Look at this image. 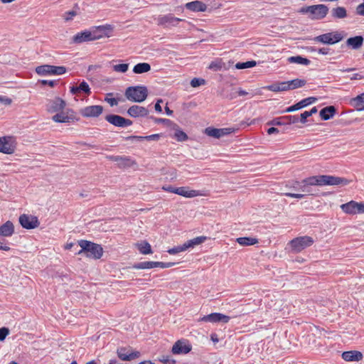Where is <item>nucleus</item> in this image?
Segmentation results:
<instances>
[{"label": "nucleus", "instance_id": "obj_4", "mask_svg": "<svg viewBox=\"0 0 364 364\" xmlns=\"http://www.w3.org/2000/svg\"><path fill=\"white\" fill-rule=\"evenodd\" d=\"M314 242V240L311 237L305 235L294 238L289 241V245L292 252L299 253L311 246Z\"/></svg>", "mask_w": 364, "mask_h": 364}, {"label": "nucleus", "instance_id": "obj_43", "mask_svg": "<svg viewBox=\"0 0 364 364\" xmlns=\"http://www.w3.org/2000/svg\"><path fill=\"white\" fill-rule=\"evenodd\" d=\"M224 63L222 62L221 59H218L215 61H212L208 65V68L213 71H219L222 69Z\"/></svg>", "mask_w": 364, "mask_h": 364}, {"label": "nucleus", "instance_id": "obj_31", "mask_svg": "<svg viewBox=\"0 0 364 364\" xmlns=\"http://www.w3.org/2000/svg\"><path fill=\"white\" fill-rule=\"evenodd\" d=\"M350 105L358 111L364 110V92L353 97L350 100Z\"/></svg>", "mask_w": 364, "mask_h": 364}, {"label": "nucleus", "instance_id": "obj_61", "mask_svg": "<svg viewBox=\"0 0 364 364\" xmlns=\"http://www.w3.org/2000/svg\"><path fill=\"white\" fill-rule=\"evenodd\" d=\"M356 13L358 15L364 16V0L363 2L356 7Z\"/></svg>", "mask_w": 364, "mask_h": 364}, {"label": "nucleus", "instance_id": "obj_21", "mask_svg": "<svg viewBox=\"0 0 364 364\" xmlns=\"http://www.w3.org/2000/svg\"><path fill=\"white\" fill-rule=\"evenodd\" d=\"M317 100V98L314 97H309L305 99H303L302 100L299 101V102L293 105L292 106H290L287 107L284 112H292L294 111H297L299 109H301L304 107H307L309 105L313 104Z\"/></svg>", "mask_w": 364, "mask_h": 364}, {"label": "nucleus", "instance_id": "obj_13", "mask_svg": "<svg viewBox=\"0 0 364 364\" xmlns=\"http://www.w3.org/2000/svg\"><path fill=\"white\" fill-rule=\"evenodd\" d=\"M322 186H346L350 183V181L348 180L347 178L338 177V176H329V175H322Z\"/></svg>", "mask_w": 364, "mask_h": 364}, {"label": "nucleus", "instance_id": "obj_11", "mask_svg": "<svg viewBox=\"0 0 364 364\" xmlns=\"http://www.w3.org/2000/svg\"><path fill=\"white\" fill-rule=\"evenodd\" d=\"M105 119L111 124L121 128L127 127L133 124L132 120L113 114L107 115Z\"/></svg>", "mask_w": 364, "mask_h": 364}, {"label": "nucleus", "instance_id": "obj_34", "mask_svg": "<svg viewBox=\"0 0 364 364\" xmlns=\"http://www.w3.org/2000/svg\"><path fill=\"white\" fill-rule=\"evenodd\" d=\"M363 43V38L361 36H357L348 38L346 43L353 49L359 48Z\"/></svg>", "mask_w": 364, "mask_h": 364}, {"label": "nucleus", "instance_id": "obj_52", "mask_svg": "<svg viewBox=\"0 0 364 364\" xmlns=\"http://www.w3.org/2000/svg\"><path fill=\"white\" fill-rule=\"evenodd\" d=\"M266 88H267V90L272 91V92H281L279 82L273 83L272 85H269L267 86Z\"/></svg>", "mask_w": 364, "mask_h": 364}, {"label": "nucleus", "instance_id": "obj_15", "mask_svg": "<svg viewBox=\"0 0 364 364\" xmlns=\"http://www.w3.org/2000/svg\"><path fill=\"white\" fill-rule=\"evenodd\" d=\"M192 350V346L187 340H178L173 346L171 352L175 355L187 354Z\"/></svg>", "mask_w": 364, "mask_h": 364}, {"label": "nucleus", "instance_id": "obj_37", "mask_svg": "<svg viewBox=\"0 0 364 364\" xmlns=\"http://www.w3.org/2000/svg\"><path fill=\"white\" fill-rule=\"evenodd\" d=\"M151 70V65L147 63H139L134 66L133 72L136 74H141L149 72Z\"/></svg>", "mask_w": 364, "mask_h": 364}, {"label": "nucleus", "instance_id": "obj_33", "mask_svg": "<svg viewBox=\"0 0 364 364\" xmlns=\"http://www.w3.org/2000/svg\"><path fill=\"white\" fill-rule=\"evenodd\" d=\"M331 16L335 19L344 18L347 16V11L345 7L337 6L331 11Z\"/></svg>", "mask_w": 364, "mask_h": 364}, {"label": "nucleus", "instance_id": "obj_38", "mask_svg": "<svg viewBox=\"0 0 364 364\" xmlns=\"http://www.w3.org/2000/svg\"><path fill=\"white\" fill-rule=\"evenodd\" d=\"M287 60L290 63H296L305 65H309L311 63V61L308 58H304L301 55L289 57Z\"/></svg>", "mask_w": 364, "mask_h": 364}, {"label": "nucleus", "instance_id": "obj_27", "mask_svg": "<svg viewBox=\"0 0 364 364\" xmlns=\"http://www.w3.org/2000/svg\"><path fill=\"white\" fill-rule=\"evenodd\" d=\"M70 92L73 95H77L80 92H84L87 95H90L91 93L90 87L88 83L85 81H82L78 86H73L70 87Z\"/></svg>", "mask_w": 364, "mask_h": 364}, {"label": "nucleus", "instance_id": "obj_44", "mask_svg": "<svg viewBox=\"0 0 364 364\" xmlns=\"http://www.w3.org/2000/svg\"><path fill=\"white\" fill-rule=\"evenodd\" d=\"M257 65L256 61L255 60H250L244 63H237L235 65V68L237 69L241 70V69H245L249 68H252Z\"/></svg>", "mask_w": 364, "mask_h": 364}, {"label": "nucleus", "instance_id": "obj_26", "mask_svg": "<svg viewBox=\"0 0 364 364\" xmlns=\"http://www.w3.org/2000/svg\"><path fill=\"white\" fill-rule=\"evenodd\" d=\"M342 358L347 362L360 361L363 359V355L360 351L350 350L344 351L341 355Z\"/></svg>", "mask_w": 364, "mask_h": 364}, {"label": "nucleus", "instance_id": "obj_3", "mask_svg": "<svg viewBox=\"0 0 364 364\" xmlns=\"http://www.w3.org/2000/svg\"><path fill=\"white\" fill-rule=\"evenodd\" d=\"M125 97L133 102H142L148 96V89L144 85L128 87L124 92Z\"/></svg>", "mask_w": 364, "mask_h": 364}, {"label": "nucleus", "instance_id": "obj_46", "mask_svg": "<svg viewBox=\"0 0 364 364\" xmlns=\"http://www.w3.org/2000/svg\"><path fill=\"white\" fill-rule=\"evenodd\" d=\"M174 136L178 141H185L188 139V135L181 129H176Z\"/></svg>", "mask_w": 364, "mask_h": 364}, {"label": "nucleus", "instance_id": "obj_23", "mask_svg": "<svg viewBox=\"0 0 364 364\" xmlns=\"http://www.w3.org/2000/svg\"><path fill=\"white\" fill-rule=\"evenodd\" d=\"M72 41L76 44H80L84 42L92 41V34L90 30H85L79 32L73 36Z\"/></svg>", "mask_w": 364, "mask_h": 364}, {"label": "nucleus", "instance_id": "obj_57", "mask_svg": "<svg viewBox=\"0 0 364 364\" xmlns=\"http://www.w3.org/2000/svg\"><path fill=\"white\" fill-rule=\"evenodd\" d=\"M284 195L288 197L297 198V199H301L304 198L306 194H301V193H285Z\"/></svg>", "mask_w": 364, "mask_h": 364}, {"label": "nucleus", "instance_id": "obj_9", "mask_svg": "<svg viewBox=\"0 0 364 364\" xmlns=\"http://www.w3.org/2000/svg\"><path fill=\"white\" fill-rule=\"evenodd\" d=\"M341 210L350 215L364 213V203L351 200L341 205Z\"/></svg>", "mask_w": 364, "mask_h": 364}, {"label": "nucleus", "instance_id": "obj_6", "mask_svg": "<svg viewBox=\"0 0 364 364\" xmlns=\"http://www.w3.org/2000/svg\"><path fill=\"white\" fill-rule=\"evenodd\" d=\"M52 119L58 123H70L75 121H78L79 118L77 117L75 112L71 109H68L65 111H60L52 117Z\"/></svg>", "mask_w": 364, "mask_h": 364}, {"label": "nucleus", "instance_id": "obj_18", "mask_svg": "<svg viewBox=\"0 0 364 364\" xmlns=\"http://www.w3.org/2000/svg\"><path fill=\"white\" fill-rule=\"evenodd\" d=\"M112 26L109 24L99 26L90 30L92 41L98 40L104 37H109V32L112 31Z\"/></svg>", "mask_w": 364, "mask_h": 364}, {"label": "nucleus", "instance_id": "obj_47", "mask_svg": "<svg viewBox=\"0 0 364 364\" xmlns=\"http://www.w3.org/2000/svg\"><path fill=\"white\" fill-rule=\"evenodd\" d=\"M186 250H188L187 246L183 243L182 245H178L169 249L167 252L170 255H176L181 252L186 251Z\"/></svg>", "mask_w": 364, "mask_h": 364}, {"label": "nucleus", "instance_id": "obj_64", "mask_svg": "<svg viewBox=\"0 0 364 364\" xmlns=\"http://www.w3.org/2000/svg\"><path fill=\"white\" fill-rule=\"evenodd\" d=\"M162 102H163V100L161 99H159L156 101V102L155 104V107H154L156 112H162V108H161V105H160Z\"/></svg>", "mask_w": 364, "mask_h": 364}, {"label": "nucleus", "instance_id": "obj_59", "mask_svg": "<svg viewBox=\"0 0 364 364\" xmlns=\"http://www.w3.org/2000/svg\"><path fill=\"white\" fill-rule=\"evenodd\" d=\"M161 135L159 134H154L148 136H144L145 140L147 141H158L160 138Z\"/></svg>", "mask_w": 364, "mask_h": 364}, {"label": "nucleus", "instance_id": "obj_25", "mask_svg": "<svg viewBox=\"0 0 364 364\" xmlns=\"http://www.w3.org/2000/svg\"><path fill=\"white\" fill-rule=\"evenodd\" d=\"M186 9L193 12H204L207 10V5L201 1L196 0L186 4Z\"/></svg>", "mask_w": 364, "mask_h": 364}, {"label": "nucleus", "instance_id": "obj_41", "mask_svg": "<svg viewBox=\"0 0 364 364\" xmlns=\"http://www.w3.org/2000/svg\"><path fill=\"white\" fill-rule=\"evenodd\" d=\"M306 83V81L304 79H294L289 80V90H294L296 88L302 87Z\"/></svg>", "mask_w": 364, "mask_h": 364}, {"label": "nucleus", "instance_id": "obj_45", "mask_svg": "<svg viewBox=\"0 0 364 364\" xmlns=\"http://www.w3.org/2000/svg\"><path fill=\"white\" fill-rule=\"evenodd\" d=\"M294 184L296 186H299V189L301 191L306 193V195H314L311 193V188L310 186L306 184V183H302L299 181H294Z\"/></svg>", "mask_w": 364, "mask_h": 364}, {"label": "nucleus", "instance_id": "obj_39", "mask_svg": "<svg viewBox=\"0 0 364 364\" xmlns=\"http://www.w3.org/2000/svg\"><path fill=\"white\" fill-rule=\"evenodd\" d=\"M322 175L321 176H311L307 178H305L302 181V183H306L309 186H322Z\"/></svg>", "mask_w": 364, "mask_h": 364}, {"label": "nucleus", "instance_id": "obj_24", "mask_svg": "<svg viewBox=\"0 0 364 364\" xmlns=\"http://www.w3.org/2000/svg\"><path fill=\"white\" fill-rule=\"evenodd\" d=\"M127 114L130 117L135 118L139 117H146L149 114V110L144 107L132 105L128 109Z\"/></svg>", "mask_w": 364, "mask_h": 364}, {"label": "nucleus", "instance_id": "obj_54", "mask_svg": "<svg viewBox=\"0 0 364 364\" xmlns=\"http://www.w3.org/2000/svg\"><path fill=\"white\" fill-rule=\"evenodd\" d=\"M9 330L6 327L0 328V341H3L6 337L9 335Z\"/></svg>", "mask_w": 364, "mask_h": 364}, {"label": "nucleus", "instance_id": "obj_56", "mask_svg": "<svg viewBox=\"0 0 364 364\" xmlns=\"http://www.w3.org/2000/svg\"><path fill=\"white\" fill-rule=\"evenodd\" d=\"M280 86V91H288L289 90V81L279 82Z\"/></svg>", "mask_w": 364, "mask_h": 364}, {"label": "nucleus", "instance_id": "obj_8", "mask_svg": "<svg viewBox=\"0 0 364 364\" xmlns=\"http://www.w3.org/2000/svg\"><path fill=\"white\" fill-rule=\"evenodd\" d=\"M342 39L343 36L341 33L338 32H330L316 36L314 40L323 44L333 45L340 42Z\"/></svg>", "mask_w": 364, "mask_h": 364}, {"label": "nucleus", "instance_id": "obj_62", "mask_svg": "<svg viewBox=\"0 0 364 364\" xmlns=\"http://www.w3.org/2000/svg\"><path fill=\"white\" fill-rule=\"evenodd\" d=\"M144 136H129L127 137H126V140H136V141H144L145 140V138H144Z\"/></svg>", "mask_w": 364, "mask_h": 364}, {"label": "nucleus", "instance_id": "obj_42", "mask_svg": "<svg viewBox=\"0 0 364 364\" xmlns=\"http://www.w3.org/2000/svg\"><path fill=\"white\" fill-rule=\"evenodd\" d=\"M268 125L281 126L287 125L285 116L277 117L267 122Z\"/></svg>", "mask_w": 364, "mask_h": 364}, {"label": "nucleus", "instance_id": "obj_22", "mask_svg": "<svg viewBox=\"0 0 364 364\" xmlns=\"http://www.w3.org/2000/svg\"><path fill=\"white\" fill-rule=\"evenodd\" d=\"M107 158L112 161L117 162L119 168L131 167L134 161L131 158L125 156H109Z\"/></svg>", "mask_w": 364, "mask_h": 364}, {"label": "nucleus", "instance_id": "obj_51", "mask_svg": "<svg viewBox=\"0 0 364 364\" xmlns=\"http://www.w3.org/2000/svg\"><path fill=\"white\" fill-rule=\"evenodd\" d=\"M159 361L163 363L164 364H175L176 360L171 358L168 355H163L161 358L159 359Z\"/></svg>", "mask_w": 364, "mask_h": 364}, {"label": "nucleus", "instance_id": "obj_2", "mask_svg": "<svg viewBox=\"0 0 364 364\" xmlns=\"http://www.w3.org/2000/svg\"><path fill=\"white\" fill-rule=\"evenodd\" d=\"M298 12L301 14H309L311 20H321L328 14V7L324 4L311 5L301 7Z\"/></svg>", "mask_w": 364, "mask_h": 364}, {"label": "nucleus", "instance_id": "obj_29", "mask_svg": "<svg viewBox=\"0 0 364 364\" xmlns=\"http://www.w3.org/2000/svg\"><path fill=\"white\" fill-rule=\"evenodd\" d=\"M160 265H161V262L146 261V262H141L135 263L132 265V268L136 269H145L160 267Z\"/></svg>", "mask_w": 364, "mask_h": 364}, {"label": "nucleus", "instance_id": "obj_36", "mask_svg": "<svg viewBox=\"0 0 364 364\" xmlns=\"http://www.w3.org/2000/svg\"><path fill=\"white\" fill-rule=\"evenodd\" d=\"M237 242L242 246L253 245L258 243V240L250 237H241L236 240Z\"/></svg>", "mask_w": 364, "mask_h": 364}, {"label": "nucleus", "instance_id": "obj_28", "mask_svg": "<svg viewBox=\"0 0 364 364\" xmlns=\"http://www.w3.org/2000/svg\"><path fill=\"white\" fill-rule=\"evenodd\" d=\"M336 113V109L334 106H327L321 109L319 115L321 119L326 121L332 118Z\"/></svg>", "mask_w": 364, "mask_h": 364}, {"label": "nucleus", "instance_id": "obj_55", "mask_svg": "<svg viewBox=\"0 0 364 364\" xmlns=\"http://www.w3.org/2000/svg\"><path fill=\"white\" fill-rule=\"evenodd\" d=\"M311 117L309 111H305L299 115V122L301 124H305L307 122V118Z\"/></svg>", "mask_w": 364, "mask_h": 364}, {"label": "nucleus", "instance_id": "obj_12", "mask_svg": "<svg viewBox=\"0 0 364 364\" xmlns=\"http://www.w3.org/2000/svg\"><path fill=\"white\" fill-rule=\"evenodd\" d=\"M19 223L21 225L27 230L34 229L37 228L40 223L36 216L28 215L26 214H22L19 216Z\"/></svg>", "mask_w": 364, "mask_h": 364}, {"label": "nucleus", "instance_id": "obj_7", "mask_svg": "<svg viewBox=\"0 0 364 364\" xmlns=\"http://www.w3.org/2000/svg\"><path fill=\"white\" fill-rule=\"evenodd\" d=\"M16 142L13 136L0 137V152L6 154H11L15 152Z\"/></svg>", "mask_w": 364, "mask_h": 364}, {"label": "nucleus", "instance_id": "obj_10", "mask_svg": "<svg viewBox=\"0 0 364 364\" xmlns=\"http://www.w3.org/2000/svg\"><path fill=\"white\" fill-rule=\"evenodd\" d=\"M118 358L123 361H130L140 355L139 351H134L130 347H119L117 349Z\"/></svg>", "mask_w": 364, "mask_h": 364}, {"label": "nucleus", "instance_id": "obj_53", "mask_svg": "<svg viewBox=\"0 0 364 364\" xmlns=\"http://www.w3.org/2000/svg\"><path fill=\"white\" fill-rule=\"evenodd\" d=\"M77 15L76 11H69L64 14L63 18L66 21L72 20L73 18Z\"/></svg>", "mask_w": 364, "mask_h": 364}, {"label": "nucleus", "instance_id": "obj_48", "mask_svg": "<svg viewBox=\"0 0 364 364\" xmlns=\"http://www.w3.org/2000/svg\"><path fill=\"white\" fill-rule=\"evenodd\" d=\"M129 68V64L128 63H122V64H118L113 65V70L115 72L118 73H126L128 70Z\"/></svg>", "mask_w": 364, "mask_h": 364}, {"label": "nucleus", "instance_id": "obj_35", "mask_svg": "<svg viewBox=\"0 0 364 364\" xmlns=\"http://www.w3.org/2000/svg\"><path fill=\"white\" fill-rule=\"evenodd\" d=\"M136 247L139 252L142 255H149L153 252L150 244L146 240L137 243Z\"/></svg>", "mask_w": 364, "mask_h": 364}, {"label": "nucleus", "instance_id": "obj_14", "mask_svg": "<svg viewBox=\"0 0 364 364\" xmlns=\"http://www.w3.org/2000/svg\"><path fill=\"white\" fill-rule=\"evenodd\" d=\"M234 131L235 129L233 128L218 129L213 127H208L205 129L204 133L208 136L219 139L234 132Z\"/></svg>", "mask_w": 364, "mask_h": 364}, {"label": "nucleus", "instance_id": "obj_1", "mask_svg": "<svg viewBox=\"0 0 364 364\" xmlns=\"http://www.w3.org/2000/svg\"><path fill=\"white\" fill-rule=\"evenodd\" d=\"M78 245L81 249L77 252V255H84L93 259H100L103 255V248L101 245L86 240H78Z\"/></svg>", "mask_w": 364, "mask_h": 364}, {"label": "nucleus", "instance_id": "obj_19", "mask_svg": "<svg viewBox=\"0 0 364 364\" xmlns=\"http://www.w3.org/2000/svg\"><path fill=\"white\" fill-rule=\"evenodd\" d=\"M103 112V107L101 105H91L80 109V114L84 117H97Z\"/></svg>", "mask_w": 364, "mask_h": 364}, {"label": "nucleus", "instance_id": "obj_16", "mask_svg": "<svg viewBox=\"0 0 364 364\" xmlns=\"http://www.w3.org/2000/svg\"><path fill=\"white\" fill-rule=\"evenodd\" d=\"M230 317L220 313H211L205 315L198 319V321L218 323L223 322L227 323L229 322Z\"/></svg>", "mask_w": 364, "mask_h": 364}, {"label": "nucleus", "instance_id": "obj_20", "mask_svg": "<svg viewBox=\"0 0 364 364\" xmlns=\"http://www.w3.org/2000/svg\"><path fill=\"white\" fill-rule=\"evenodd\" d=\"M157 21L159 25L168 27L177 26L179 22L182 21V19L175 17L172 14H168L166 15L159 16Z\"/></svg>", "mask_w": 364, "mask_h": 364}, {"label": "nucleus", "instance_id": "obj_32", "mask_svg": "<svg viewBox=\"0 0 364 364\" xmlns=\"http://www.w3.org/2000/svg\"><path fill=\"white\" fill-rule=\"evenodd\" d=\"M175 193L186 198H193L198 196V193L195 190H188L186 187H178L175 189Z\"/></svg>", "mask_w": 364, "mask_h": 364}, {"label": "nucleus", "instance_id": "obj_17", "mask_svg": "<svg viewBox=\"0 0 364 364\" xmlns=\"http://www.w3.org/2000/svg\"><path fill=\"white\" fill-rule=\"evenodd\" d=\"M66 102L59 97L50 100L46 105V109L48 112L54 113L62 111L65 109Z\"/></svg>", "mask_w": 364, "mask_h": 364}, {"label": "nucleus", "instance_id": "obj_58", "mask_svg": "<svg viewBox=\"0 0 364 364\" xmlns=\"http://www.w3.org/2000/svg\"><path fill=\"white\" fill-rule=\"evenodd\" d=\"M0 102L6 105H9L11 104L12 100L5 95H0Z\"/></svg>", "mask_w": 364, "mask_h": 364}, {"label": "nucleus", "instance_id": "obj_5", "mask_svg": "<svg viewBox=\"0 0 364 364\" xmlns=\"http://www.w3.org/2000/svg\"><path fill=\"white\" fill-rule=\"evenodd\" d=\"M66 71L67 68L65 66L42 65L36 68V72L39 75H60L65 73Z\"/></svg>", "mask_w": 364, "mask_h": 364}, {"label": "nucleus", "instance_id": "obj_40", "mask_svg": "<svg viewBox=\"0 0 364 364\" xmlns=\"http://www.w3.org/2000/svg\"><path fill=\"white\" fill-rule=\"evenodd\" d=\"M207 240V237L205 236H199L196 237L193 239L189 240L187 242H185L186 245L187 246V248L194 247L196 245H198L200 244H202Z\"/></svg>", "mask_w": 364, "mask_h": 364}, {"label": "nucleus", "instance_id": "obj_60", "mask_svg": "<svg viewBox=\"0 0 364 364\" xmlns=\"http://www.w3.org/2000/svg\"><path fill=\"white\" fill-rule=\"evenodd\" d=\"M41 83L43 85H49L50 87H54L57 85V81L56 80H42L41 81Z\"/></svg>", "mask_w": 364, "mask_h": 364}, {"label": "nucleus", "instance_id": "obj_30", "mask_svg": "<svg viewBox=\"0 0 364 364\" xmlns=\"http://www.w3.org/2000/svg\"><path fill=\"white\" fill-rule=\"evenodd\" d=\"M14 232V226L11 221L8 220L0 226V235L10 237Z\"/></svg>", "mask_w": 364, "mask_h": 364}, {"label": "nucleus", "instance_id": "obj_63", "mask_svg": "<svg viewBox=\"0 0 364 364\" xmlns=\"http://www.w3.org/2000/svg\"><path fill=\"white\" fill-rule=\"evenodd\" d=\"M105 100L112 107L116 106L118 104V100L115 98H109L107 97Z\"/></svg>", "mask_w": 364, "mask_h": 364}, {"label": "nucleus", "instance_id": "obj_49", "mask_svg": "<svg viewBox=\"0 0 364 364\" xmlns=\"http://www.w3.org/2000/svg\"><path fill=\"white\" fill-rule=\"evenodd\" d=\"M205 82H206L205 80L203 78L194 77L191 80L190 84L193 87H197L200 85H205Z\"/></svg>", "mask_w": 364, "mask_h": 364}, {"label": "nucleus", "instance_id": "obj_50", "mask_svg": "<svg viewBox=\"0 0 364 364\" xmlns=\"http://www.w3.org/2000/svg\"><path fill=\"white\" fill-rule=\"evenodd\" d=\"M287 124H296L299 122V115H286Z\"/></svg>", "mask_w": 364, "mask_h": 364}]
</instances>
